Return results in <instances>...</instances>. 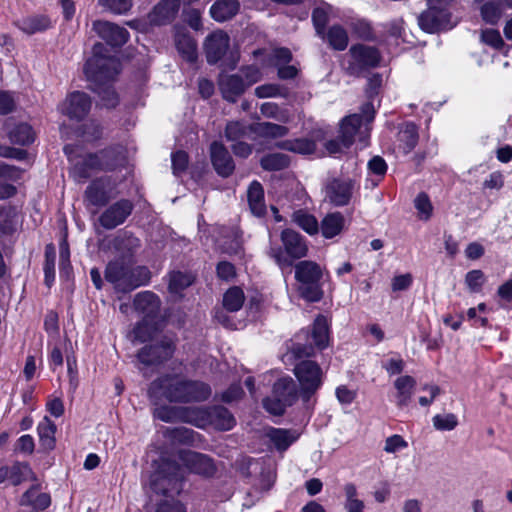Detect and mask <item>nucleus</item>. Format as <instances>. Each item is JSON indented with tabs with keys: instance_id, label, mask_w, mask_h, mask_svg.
Returning a JSON list of instances; mask_svg holds the SVG:
<instances>
[{
	"instance_id": "1",
	"label": "nucleus",
	"mask_w": 512,
	"mask_h": 512,
	"mask_svg": "<svg viewBox=\"0 0 512 512\" xmlns=\"http://www.w3.org/2000/svg\"><path fill=\"white\" fill-rule=\"evenodd\" d=\"M106 52L102 43L95 44L84 71L88 80L94 83L93 90L99 94L102 104L107 108H114L118 104V96L109 82L119 74L120 62Z\"/></svg>"
},
{
	"instance_id": "2",
	"label": "nucleus",
	"mask_w": 512,
	"mask_h": 512,
	"mask_svg": "<svg viewBox=\"0 0 512 512\" xmlns=\"http://www.w3.org/2000/svg\"><path fill=\"white\" fill-rule=\"evenodd\" d=\"M149 394L151 396L159 394L170 402H201L210 397L211 388L201 381L166 375L151 383Z\"/></svg>"
},
{
	"instance_id": "3",
	"label": "nucleus",
	"mask_w": 512,
	"mask_h": 512,
	"mask_svg": "<svg viewBox=\"0 0 512 512\" xmlns=\"http://www.w3.org/2000/svg\"><path fill=\"white\" fill-rule=\"evenodd\" d=\"M156 468L150 475V488L163 496H176L183 489L185 480V471L176 461L164 457L159 462H155Z\"/></svg>"
},
{
	"instance_id": "4",
	"label": "nucleus",
	"mask_w": 512,
	"mask_h": 512,
	"mask_svg": "<svg viewBox=\"0 0 512 512\" xmlns=\"http://www.w3.org/2000/svg\"><path fill=\"white\" fill-rule=\"evenodd\" d=\"M373 120V113L366 115V124L363 125L361 115L353 114L343 119L340 128L339 139L329 140L325 148L330 155L343 153L354 141L356 134H359V140L366 145V138L369 131V123Z\"/></svg>"
},
{
	"instance_id": "5",
	"label": "nucleus",
	"mask_w": 512,
	"mask_h": 512,
	"mask_svg": "<svg viewBox=\"0 0 512 512\" xmlns=\"http://www.w3.org/2000/svg\"><path fill=\"white\" fill-rule=\"evenodd\" d=\"M281 242L284 251L281 248H271L269 255L281 267L291 266L293 260L301 259L308 254V245L306 239L298 232L292 229H284L281 232Z\"/></svg>"
},
{
	"instance_id": "6",
	"label": "nucleus",
	"mask_w": 512,
	"mask_h": 512,
	"mask_svg": "<svg viewBox=\"0 0 512 512\" xmlns=\"http://www.w3.org/2000/svg\"><path fill=\"white\" fill-rule=\"evenodd\" d=\"M321 267L313 261H300L295 265V279L299 282L300 295L309 302L321 300L323 291L320 285Z\"/></svg>"
},
{
	"instance_id": "7",
	"label": "nucleus",
	"mask_w": 512,
	"mask_h": 512,
	"mask_svg": "<svg viewBox=\"0 0 512 512\" xmlns=\"http://www.w3.org/2000/svg\"><path fill=\"white\" fill-rule=\"evenodd\" d=\"M184 413H186L184 419L198 428L213 426L217 430L227 431L232 429L236 423L233 415L223 406L194 408V410Z\"/></svg>"
},
{
	"instance_id": "8",
	"label": "nucleus",
	"mask_w": 512,
	"mask_h": 512,
	"mask_svg": "<svg viewBox=\"0 0 512 512\" xmlns=\"http://www.w3.org/2000/svg\"><path fill=\"white\" fill-rule=\"evenodd\" d=\"M300 393L291 377H283L273 385L272 395L263 400V407L273 415H282L285 409L293 405Z\"/></svg>"
},
{
	"instance_id": "9",
	"label": "nucleus",
	"mask_w": 512,
	"mask_h": 512,
	"mask_svg": "<svg viewBox=\"0 0 512 512\" xmlns=\"http://www.w3.org/2000/svg\"><path fill=\"white\" fill-rule=\"evenodd\" d=\"M293 372L300 385L301 399L309 403L322 386L324 374L321 367L312 360H301L294 366Z\"/></svg>"
},
{
	"instance_id": "10",
	"label": "nucleus",
	"mask_w": 512,
	"mask_h": 512,
	"mask_svg": "<svg viewBox=\"0 0 512 512\" xmlns=\"http://www.w3.org/2000/svg\"><path fill=\"white\" fill-rule=\"evenodd\" d=\"M349 61L346 72L351 76H360L364 71L375 68L381 61V54L376 47L355 44L349 49Z\"/></svg>"
},
{
	"instance_id": "11",
	"label": "nucleus",
	"mask_w": 512,
	"mask_h": 512,
	"mask_svg": "<svg viewBox=\"0 0 512 512\" xmlns=\"http://www.w3.org/2000/svg\"><path fill=\"white\" fill-rule=\"evenodd\" d=\"M118 195L117 183L110 176L93 180L84 192V201L87 206H105Z\"/></svg>"
},
{
	"instance_id": "12",
	"label": "nucleus",
	"mask_w": 512,
	"mask_h": 512,
	"mask_svg": "<svg viewBox=\"0 0 512 512\" xmlns=\"http://www.w3.org/2000/svg\"><path fill=\"white\" fill-rule=\"evenodd\" d=\"M174 461L184 469L185 476L194 473L202 476H211L215 472V466L210 457L191 450H179L174 456Z\"/></svg>"
},
{
	"instance_id": "13",
	"label": "nucleus",
	"mask_w": 512,
	"mask_h": 512,
	"mask_svg": "<svg viewBox=\"0 0 512 512\" xmlns=\"http://www.w3.org/2000/svg\"><path fill=\"white\" fill-rule=\"evenodd\" d=\"M356 188L357 183L352 178H332L325 185V199L334 206H346Z\"/></svg>"
},
{
	"instance_id": "14",
	"label": "nucleus",
	"mask_w": 512,
	"mask_h": 512,
	"mask_svg": "<svg viewBox=\"0 0 512 512\" xmlns=\"http://www.w3.org/2000/svg\"><path fill=\"white\" fill-rule=\"evenodd\" d=\"M418 24L422 30L428 33L450 29L454 26L449 10L436 5H428V9L418 16Z\"/></svg>"
},
{
	"instance_id": "15",
	"label": "nucleus",
	"mask_w": 512,
	"mask_h": 512,
	"mask_svg": "<svg viewBox=\"0 0 512 512\" xmlns=\"http://www.w3.org/2000/svg\"><path fill=\"white\" fill-rule=\"evenodd\" d=\"M174 350V342L165 337L157 344L143 347L137 353V358L145 366L156 365L171 358Z\"/></svg>"
},
{
	"instance_id": "16",
	"label": "nucleus",
	"mask_w": 512,
	"mask_h": 512,
	"mask_svg": "<svg viewBox=\"0 0 512 512\" xmlns=\"http://www.w3.org/2000/svg\"><path fill=\"white\" fill-rule=\"evenodd\" d=\"M134 205L128 199H120L108 206L99 216L100 225L111 230L123 224L131 215Z\"/></svg>"
},
{
	"instance_id": "17",
	"label": "nucleus",
	"mask_w": 512,
	"mask_h": 512,
	"mask_svg": "<svg viewBox=\"0 0 512 512\" xmlns=\"http://www.w3.org/2000/svg\"><path fill=\"white\" fill-rule=\"evenodd\" d=\"M91 104V99L86 93L75 91L66 97L59 110L70 119L81 120L90 111Z\"/></svg>"
},
{
	"instance_id": "18",
	"label": "nucleus",
	"mask_w": 512,
	"mask_h": 512,
	"mask_svg": "<svg viewBox=\"0 0 512 512\" xmlns=\"http://www.w3.org/2000/svg\"><path fill=\"white\" fill-rule=\"evenodd\" d=\"M230 38L222 30H217L208 35L204 42V50L209 64H216L223 58L229 48Z\"/></svg>"
},
{
	"instance_id": "19",
	"label": "nucleus",
	"mask_w": 512,
	"mask_h": 512,
	"mask_svg": "<svg viewBox=\"0 0 512 512\" xmlns=\"http://www.w3.org/2000/svg\"><path fill=\"white\" fill-rule=\"evenodd\" d=\"M28 480H36V476L25 462L16 461L11 465L0 467V485L8 482L13 486H18Z\"/></svg>"
},
{
	"instance_id": "20",
	"label": "nucleus",
	"mask_w": 512,
	"mask_h": 512,
	"mask_svg": "<svg viewBox=\"0 0 512 512\" xmlns=\"http://www.w3.org/2000/svg\"><path fill=\"white\" fill-rule=\"evenodd\" d=\"M93 30L111 46L124 45L129 36L125 28L103 20L94 21Z\"/></svg>"
},
{
	"instance_id": "21",
	"label": "nucleus",
	"mask_w": 512,
	"mask_h": 512,
	"mask_svg": "<svg viewBox=\"0 0 512 512\" xmlns=\"http://www.w3.org/2000/svg\"><path fill=\"white\" fill-rule=\"evenodd\" d=\"M51 504L49 493L43 492L39 484L32 485L19 499V505L31 512H41Z\"/></svg>"
},
{
	"instance_id": "22",
	"label": "nucleus",
	"mask_w": 512,
	"mask_h": 512,
	"mask_svg": "<svg viewBox=\"0 0 512 512\" xmlns=\"http://www.w3.org/2000/svg\"><path fill=\"white\" fill-rule=\"evenodd\" d=\"M218 85L223 98L233 103L236 102L247 89V84H245L243 77L238 74L221 75Z\"/></svg>"
},
{
	"instance_id": "23",
	"label": "nucleus",
	"mask_w": 512,
	"mask_h": 512,
	"mask_svg": "<svg viewBox=\"0 0 512 512\" xmlns=\"http://www.w3.org/2000/svg\"><path fill=\"white\" fill-rule=\"evenodd\" d=\"M211 161L216 172L222 177H228L234 171L235 165L231 155L223 144L213 142L210 147Z\"/></svg>"
},
{
	"instance_id": "24",
	"label": "nucleus",
	"mask_w": 512,
	"mask_h": 512,
	"mask_svg": "<svg viewBox=\"0 0 512 512\" xmlns=\"http://www.w3.org/2000/svg\"><path fill=\"white\" fill-rule=\"evenodd\" d=\"M179 7V0H161L148 15L150 23L153 25L170 23L176 17Z\"/></svg>"
},
{
	"instance_id": "25",
	"label": "nucleus",
	"mask_w": 512,
	"mask_h": 512,
	"mask_svg": "<svg viewBox=\"0 0 512 512\" xmlns=\"http://www.w3.org/2000/svg\"><path fill=\"white\" fill-rule=\"evenodd\" d=\"M105 156L106 153L104 152L100 154H89L82 160L77 161L72 168L74 178L81 181L90 177L92 171L105 169L106 166L102 161Z\"/></svg>"
},
{
	"instance_id": "26",
	"label": "nucleus",
	"mask_w": 512,
	"mask_h": 512,
	"mask_svg": "<svg viewBox=\"0 0 512 512\" xmlns=\"http://www.w3.org/2000/svg\"><path fill=\"white\" fill-rule=\"evenodd\" d=\"M129 266L124 261H111L105 270V279L110 282L118 292L127 293V279Z\"/></svg>"
},
{
	"instance_id": "27",
	"label": "nucleus",
	"mask_w": 512,
	"mask_h": 512,
	"mask_svg": "<svg viewBox=\"0 0 512 512\" xmlns=\"http://www.w3.org/2000/svg\"><path fill=\"white\" fill-rule=\"evenodd\" d=\"M134 307L145 316L144 319L151 320L159 311L160 300L153 292L143 291L135 296Z\"/></svg>"
},
{
	"instance_id": "28",
	"label": "nucleus",
	"mask_w": 512,
	"mask_h": 512,
	"mask_svg": "<svg viewBox=\"0 0 512 512\" xmlns=\"http://www.w3.org/2000/svg\"><path fill=\"white\" fill-rule=\"evenodd\" d=\"M415 386V378L409 375L400 376L394 381L395 401L399 408L406 407L410 403Z\"/></svg>"
},
{
	"instance_id": "29",
	"label": "nucleus",
	"mask_w": 512,
	"mask_h": 512,
	"mask_svg": "<svg viewBox=\"0 0 512 512\" xmlns=\"http://www.w3.org/2000/svg\"><path fill=\"white\" fill-rule=\"evenodd\" d=\"M239 9L238 0H218L211 6L210 15L214 20L224 22L233 18Z\"/></svg>"
},
{
	"instance_id": "30",
	"label": "nucleus",
	"mask_w": 512,
	"mask_h": 512,
	"mask_svg": "<svg viewBox=\"0 0 512 512\" xmlns=\"http://www.w3.org/2000/svg\"><path fill=\"white\" fill-rule=\"evenodd\" d=\"M320 37L336 51H344L349 44L348 32L338 24L329 27L327 31H324V35Z\"/></svg>"
},
{
	"instance_id": "31",
	"label": "nucleus",
	"mask_w": 512,
	"mask_h": 512,
	"mask_svg": "<svg viewBox=\"0 0 512 512\" xmlns=\"http://www.w3.org/2000/svg\"><path fill=\"white\" fill-rule=\"evenodd\" d=\"M175 44L178 52L186 61L194 62L197 59V44L183 29L176 31Z\"/></svg>"
},
{
	"instance_id": "32",
	"label": "nucleus",
	"mask_w": 512,
	"mask_h": 512,
	"mask_svg": "<svg viewBox=\"0 0 512 512\" xmlns=\"http://www.w3.org/2000/svg\"><path fill=\"white\" fill-rule=\"evenodd\" d=\"M249 208L253 215L261 217L266 213L264 190L258 181H253L247 191Z\"/></svg>"
},
{
	"instance_id": "33",
	"label": "nucleus",
	"mask_w": 512,
	"mask_h": 512,
	"mask_svg": "<svg viewBox=\"0 0 512 512\" xmlns=\"http://www.w3.org/2000/svg\"><path fill=\"white\" fill-rule=\"evenodd\" d=\"M418 143L417 127L413 123L404 124L398 132V149L404 153H410Z\"/></svg>"
},
{
	"instance_id": "34",
	"label": "nucleus",
	"mask_w": 512,
	"mask_h": 512,
	"mask_svg": "<svg viewBox=\"0 0 512 512\" xmlns=\"http://www.w3.org/2000/svg\"><path fill=\"white\" fill-rule=\"evenodd\" d=\"M16 26L26 34L42 32L51 26V21L44 15H31L18 20Z\"/></svg>"
},
{
	"instance_id": "35",
	"label": "nucleus",
	"mask_w": 512,
	"mask_h": 512,
	"mask_svg": "<svg viewBox=\"0 0 512 512\" xmlns=\"http://www.w3.org/2000/svg\"><path fill=\"white\" fill-rule=\"evenodd\" d=\"M267 437L275 445L279 451H285L293 442H295L299 434L296 431L270 428L267 431Z\"/></svg>"
},
{
	"instance_id": "36",
	"label": "nucleus",
	"mask_w": 512,
	"mask_h": 512,
	"mask_svg": "<svg viewBox=\"0 0 512 512\" xmlns=\"http://www.w3.org/2000/svg\"><path fill=\"white\" fill-rule=\"evenodd\" d=\"M113 248L122 256H130L140 246V240L129 232H121L112 240Z\"/></svg>"
},
{
	"instance_id": "37",
	"label": "nucleus",
	"mask_w": 512,
	"mask_h": 512,
	"mask_svg": "<svg viewBox=\"0 0 512 512\" xmlns=\"http://www.w3.org/2000/svg\"><path fill=\"white\" fill-rule=\"evenodd\" d=\"M344 217L340 212L327 214L321 221L323 237L330 239L341 233L344 227Z\"/></svg>"
},
{
	"instance_id": "38",
	"label": "nucleus",
	"mask_w": 512,
	"mask_h": 512,
	"mask_svg": "<svg viewBox=\"0 0 512 512\" xmlns=\"http://www.w3.org/2000/svg\"><path fill=\"white\" fill-rule=\"evenodd\" d=\"M8 136L14 144L29 145L34 141L35 133L30 125L19 123L8 129Z\"/></svg>"
},
{
	"instance_id": "39",
	"label": "nucleus",
	"mask_w": 512,
	"mask_h": 512,
	"mask_svg": "<svg viewBox=\"0 0 512 512\" xmlns=\"http://www.w3.org/2000/svg\"><path fill=\"white\" fill-rule=\"evenodd\" d=\"M291 220L309 235H315L319 231V224L314 215L299 209L292 213Z\"/></svg>"
},
{
	"instance_id": "40",
	"label": "nucleus",
	"mask_w": 512,
	"mask_h": 512,
	"mask_svg": "<svg viewBox=\"0 0 512 512\" xmlns=\"http://www.w3.org/2000/svg\"><path fill=\"white\" fill-rule=\"evenodd\" d=\"M312 339L314 345L323 349L328 345L329 325L326 317L319 315L316 317L312 327Z\"/></svg>"
},
{
	"instance_id": "41",
	"label": "nucleus",
	"mask_w": 512,
	"mask_h": 512,
	"mask_svg": "<svg viewBox=\"0 0 512 512\" xmlns=\"http://www.w3.org/2000/svg\"><path fill=\"white\" fill-rule=\"evenodd\" d=\"M278 147L299 154H311L316 149V144L313 140L307 138H299L292 140H285L278 143Z\"/></svg>"
},
{
	"instance_id": "42",
	"label": "nucleus",
	"mask_w": 512,
	"mask_h": 512,
	"mask_svg": "<svg viewBox=\"0 0 512 512\" xmlns=\"http://www.w3.org/2000/svg\"><path fill=\"white\" fill-rule=\"evenodd\" d=\"M151 278L149 269L145 266H137L128 269L127 292H130L140 286L148 284Z\"/></svg>"
},
{
	"instance_id": "43",
	"label": "nucleus",
	"mask_w": 512,
	"mask_h": 512,
	"mask_svg": "<svg viewBox=\"0 0 512 512\" xmlns=\"http://www.w3.org/2000/svg\"><path fill=\"white\" fill-rule=\"evenodd\" d=\"M504 9L499 1L490 0L480 7V15L484 22L494 25L501 19Z\"/></svg>"
},
{
	"instance_id": "44",
	"label": "nucleus",
	"mask_w": 512,
	"mask_h": 512,
	"mask_svg": "<svg viewBox=\"0 0 512 512\" xmlns=\"http://www.w3.org/2000/svg\"><path fill=\"white\" fill-rule=\"evenodd\" d=\"M37 431L42 445L52 449L55 444L56 425L48 417H44L38 424Z\"/></svg>"
},
{
	"instance_id": "45",
	"label": "nucleus",
	"mask_w": 512,
	"mask_h": 512,
	"mask_svg": "<svg viewBox=\"0 0 512 512\" xmlns=\"http://www.w3.org/2000/svg\"><path fill=\"white\" fill-rule=\"evenodd\" d=\"M331 12V6L322 3L321 5L314 8L312 12V21L317 36H323L325 27L329 21V14Z\"/></svg>"
},
{
	"instance_id": "46",
	"label": "nucleus",
	"mask_w": 512,
	"mask_h": 512,
	"mask_svg": "<svg viewBox=\"0 0 512 512\" xmlns=\"http://www.w3.org/2000/svg\"><path fill=\"white\" fill-rule=\"evenodd\" d=\"M193 282L190 274L182 272H172L169 275L168 289L171 294L178 295Z\"/></svg>"
},
{
	"instance_id": "47",
	"label": "nucleus",
	"mask_w": 512,
	"mask_h": 512,
	"mask_svg": "<svg viewBox=\"0 0 512 512\" xmlns=\"http://www.w3.org/2000/svg\"><path fill=\"white\" fill-rule=\"evenodd\" d=\"M244 303V293L238 287L230 288L223 297V305L230 312L241 309Z\"/></svg>"
},
{
	"instance_id": "48",
	"label": "nucleus",
	"mask_w": 512,
	"mask_h": 512,
	"mask_svg": "<svg viewBox=\"0 0 512 512\" xmlns=\"http://www.w3.org/2000/svg\"><path fill=\"white\" fill-rule=\"evenodd\" d=\"M255 132L267 138H281L288 134V128L271 122L258 123Z\"/></svg>"
},
{
	"instance_id": "49",
	"label": "nucleus",
	"mask_w": 512,
	"mask_h": 512,
	"mask_svg": "<svg viewBox=\"0 0 512 512\" xmlns=\"http://www.w3.org/2000/svg\"><path fill=\"white\" fill-rule=\"evenodd\" d=\"M289 165V157L281 154H269L261 159V166L265 170L277 171L286 168Z\"/></svg>"
},
{
	"instance_id": "50",
	"label": "nucleus",
	"mask_w": 512,
	"mask_h": 512,
	"mask_svg": "<svg viewBox=\"0 0 512 512\" xmlns=\"http://www.w3.org/2000/svg\"><path fill=\"white\" fill-rule=\"evenodd\" d=\"M55 260L56 253L54 246L52 244L47 245L45 249L44 274L45 283L48 287L52 285L55 279Z\"/></svg>"
},
{
	"instance_id": "51",
	"label": "nucleus",
	"mask_w": 512,
	"mask_h": 512,
	"mask_svg": "<svg viewBox=\"0 0 512 512\" xmlns=\"http://www.w3.org/2000/svg\"><path fill=\"white\" fill-rule=\"evenodd\" d=\"M414 206L417 210L418 218L420 220L427 221L431 218L433 213V206L429 196L426 193L422 192L416 196L414 200Z\"/></svg>"
},
{
	"instance_id": "52",
	"label": "nucleus",
	"mask_w": 512,
	"mask_h": 512,
	"mask_svg": "<svg viewBox=\"0 0 512 512\" xmlns=\"http://www.w3.org/2000/svg\"><path fill=\"white\" fill-rule=\"evenodd\" d=\"M194 408H174V407H165L158 411V418L165 422H186L189 423L186 419L185 411H191Z\"/></svg>"
},
{
	"instance_id": "53",
	"label": "nucleus",
	"mask_w": 512,
	"mask_h": 512,
	"mask_svg": "<svg viewBox=\"0 0 512 512\" xmlns=\"http://www.w3.org/2000/svg\"><path fill=\"white\" fill-rule=\"evenodd\" d=\"M155 326L151 320L143 319L133 329V337L135 340L143 343L153 338Z\"/></svg>"
},
{
	"instance_id": "54",
	"label": "nucleus",
	"mask_w": 512,
	"mask_h": 512,
	"mask_svg": "<svg viewBox=\"0 0 512 512\" xmlns=\"http://www.w3.org/2000/svg\"><path fill=\"white\" fill-rule=\"evenodd\" d=\"M435 429L451 431L458 425L457 416L453 413L437 414L432 419Z\"/></svg>"
},
{
	"instance_id": "55",
	"label": "nucleus",
	"mask_w": 512,
	"mask_h": 512,
	"mask_svg": "<svg viewBox=\"0 0 512 512\" xmlns=\"http://www.w3.org/2000/svg\"><path fill=\"white\" fill-rule=\"evenodd\" d=\"M287 94V89L277 84H264L255 88L258 98L286 97Z\"/></svg>"
},
{
	"instance_id": "56",
	"label": "nucleus",
	"mask_w": 512,
	"mask_h": 512,
	"mask_svg": "<svg viewBox=\"0 0 512 512\" xmlns=\"http://www.w3.org/2000/svg\"><path fill=\"white\" fill-rule=\"evenodd\" d=\"M260 111L263 116L280 122H287L289 119L287 112L281 110L276 103L265 102L261 105Z\"/></svg>"
},
{
	"instance_id": "57",
	"label": "nucleus",
	"mask_w": 512,
	"mask_h": 512,
	"mask_svg": "<svg viewBox=\"0 0 512 512\" xmlns=\"http://www.w3.org/2000/svg\"><path fill=\"white\" fill-rule=\"evenodd\" d=\"M484 282L485 276L481 270H471L466 274L465 283L473 293L480 292Z\"/></svg>"
},
{
	"instance_id": "58",
	"label": "nucleus",
	"mask_w": 512,
	"mask_h": 512,
	"mask_svg": "<svg viewBox=\"0 0 512 512\" xmlns=\"http://www.w3.org/2000/svg\"><path fill=\"white\" fill-rule=\"evenodd\" d=\"M99 5L115 14H125L132 7V0H99Z\"/></svg>"
},
{
	"instance_id": "59",
	"label": "nucleus",
	"mask_w": 512,
	"mask_h": 512,
	"mask_svg": "<svg viewBox=\"0 0 512 512\" xmlns=\"http://www.w3.org/2000/svg\"><path fill=\"white\" fill-rule=\"evenodd\" d=\"M481 40L485 44L495 48L501 49L504 46V41L498 30L485 29L481 32Z\"/></svg>"
},
{
	"instance_id": "60",
	"label": "nucleus",
	"mask_w": 512,
	"mask_h": 512,
	"mask_svg": "<svg viewBox=\"0 0 512 512\" xmlns=\"http://www.w3.org/2000/svg\"><path fill=\"white\" fill-rule=\"evenodd\" d=\"M247 129V126L240 121L229 122L226 126V137L231 141L238 140L246 135Z\"/></svg>"
},
{
	"instance_id": "61",
	"label": "nucleus",
	"mask_w": 512,
	"mask_h": 512,
	"mask_svg": "<svg viewBox=\"0 0 512 512\" xmlns=\"http://www.w3.org/2000/svg\"><path fill=\"white\" fill-rule=\"evenodd\" d=\"M407 447V441L401 435L395 434L385 440L384 451L387 453H396Z\"/></svg>"
},
{
	"instance_id": "62",
	"label": "nucleus",
	"mask_w": 512,
	"mask_h": 512,
	"mask_svg": "<svg viewBox=\"0 0 512 512\" xmlns=\"http://www.w3.org/2000/svg\"><path fill=\"white\" fill-rule=\"evenodd\" d=\"M351 29L353 33L363 39L370 40L372 39V29L368 22L364 20H357L351 23Z\"/></svg>"
},
{
	"instance_id": "63",
	"label": "nucleus",
	"mask_w": 512,
	"mask_h": 512,
	"mask_svg": "<svg viewBox=\"0 0 512 512\" xmlns=\"http://www.w3.org/2000/svg\"><path fill=\"white\" fill-rule=\"evenodd\" d=\"M188 165V155L184 151L172 154V169L175 175L184 172Z\"/></svg>"
},
{
	"instance_id": "64",
	"label": "nucleus",
	"mask_w": 512,
	"mask_h": 512,
	"mask_svg": "<svg viewBox=\"0 0 512 512\" xmlns=\"http://www.w3.org/2000/svg\"><path fill=\"white\" fill-rule=\"evenodd\" d=\"M368 169L370 170L371 173L382 177L385 175L387 171V164L382 157L374 156L368 162Z\"/></svg>"
}]
</instances>
